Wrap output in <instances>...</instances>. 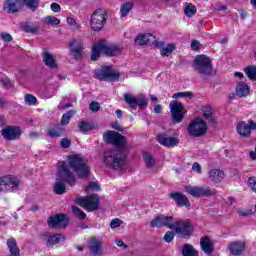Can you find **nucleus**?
<instances>
[{
  "label": "nucleus",
  "instance_id": "a18cd8bd",
  "mask_svg": "<svg viewBox=\"0 0 256 256\" xmlns=\"http://www.w3.org/2000/svg\"><path fill=\"white\" fill-rule=\"evenodd\" d=\"M44 22L46 25H59L61 23V20L59 18H56L55 16H47L44 18Z\"/></svg>",
  "mask_w": 256,
  "mask_h": 256
},
{
  "label": "nucleus",
  "instance_id": "58836bf2",
  "mask_svg": "<svg viewBox=\"0 0 256 256\" xmlns=\"http://www.w3.org/2000/svg\"><path fill=\"white\" fill-rule=\"evenodd\" d=\"M72 213L74 214L75 217H77V219H79L80 221H83V219H85V217H87V214L85 212H83V210H81L79 207L77 206H73L72 207Z\"/></svg>",
  "mask_w": 256,
  "mask_h": 256
},
{
  "label": "nucleus",
  "instance_id": "c03bdc74",
  "mask_svg": "<svg viewBox=\"0 0 256 256\" xmlns=\"http://www.w3.org/2000/svg\"><path fill=\"white\" fill-rule=\"evenodd\" d=\"M93 191H101V187L97 182H90L89 185L85 188V193H91Z\"/></svg>",
  "mask_w": 256,
  "mask_h": 256
},
{
  "label": "nucleus",
  "instance_id": "423d86ee",
  "mask_svg": "<svg viewBox=\"0 0 256 256\" xmlns=\"http://www.w3.org/2000/svg\"><path fill=\"white\" fill-rule=\"evenodd\" d=\"M107 23V11L104 9H96L90 17V27L92 31H101Z\"/></svg>",
  "mask_w": 256,
  "mask_h": 256
},
{
  "label": "nucleus",
  "instance_id": "20e7f679",
  "mask_svg": "<svg viewBox=\"0 0 256 256\" xmlns=\"http://www.w3.org/2000/svg\"><path fill=\"white\" fill-rule=\"evenodd\" d=\"M194 69L200 75H213V64L211 63V59L206 55H198L195 57Z\"/></svg>",
  "mask_w": 256,
  "mask_h": 256
},
{
  "label": "nucleus",
  "instance_id": "69168bd1",
  "mask_svg": "<svg viewBox=\"0 0 256 256\" xmlns=\"http://www.w3.org/2000/svg\"><path fill=\"white\" fill-rule=\"evenodd\" d=\"M162 109H163V108L161 107V105L157 104V105L154 107V112L157 113V114H159V113H161Z\"/></svg>",
  "mask_w": 256,
  "mask_h": 256
},
{
  "label": "nucleus",
  "instance_id": "603ef678",
  "mask_svg": "<svg viewBox=\"0 0 256 256\" xmlns=\"http://www.w3.org/2000/svg\"><path fill=\"white\" fill-rule=\"evenodd\" d=\"M173 99H180L181 97H193L191 92H178L173 94Z\"/></svg>",
  "mask_w": 256,
  "mask_h": 256
},
{
  "label": "nucleus",
  "instance_id": "680f3d73",
  "mask_svg": "<svg viewBox=\"0 0 256 256\" xmlns=\"http://www.w3.org/2000/svg\"><path fill=\"white\" fill-rule=\"evenodd\" d=\"M0 83L3 85V87H5L6 89H8L9 85H11V81H9V79L4 78L0 80Z\"/></svg>",
  "mask_w": 256,
  "mask_h": 256
},
{
  "label": "nucleus",
  "instance_id": "6e6552de",
  "mask_svg": "<svg viewBox=\"0 0 256 256\" xmlns=\"http://www.w3.org/2000/svg\"><path fill=\"white\" fill-rule=\"evenodd\" d=\"M21 181L15 176H4L0 178V191L3 193H8V191L15 193L19 191V185Z\"/></svg>",
  "mask_w": 256,
  "mask_h": 256
},
{
  "label": "nucleus",
  "instance_id": "13d9d810",
  "mask_svg": "<svg viewBox=\"0 0 256 256\" xmlns=\"http://www.w3.org/2000/svg\"><path fill=\"white\" fill-rule=\"evenodd\" d=\"M50 7H51V10L53 11V13H59L61 11V6L55 2L52 3L50 5Z\"/></svg>",
  "mask_w": 256,
  "mask_h": 256
},
{
  "label": "nucleus",
  "instance_id": "5701e85b",
  "mask_svg": "<svg viewBox=\"0 0 256 256\" xmlns=\"http://www.w3.org/2000/svg\"><path fill=\"white\" fill-rule=\"evenodd\" d=\"M200 246L202 251L206 255H213V251H215V247H214L213 240H211V238H209L208 236L202 237L200 239Z\"/></svg>",
  "mask_w": 256,
  "mask_h": 256
},
{
  "label": "nucleus",
  "instance_id": "8fccbe9b",
  "mask_svg": "<svg viewBox=\"0 0 256 256\" xmlns=\"http://www.w3.org/2000/svg\"><path fill=\"white\" fill-rule=\"evenodd\" d=\"M237 213L240 217H249L253 212L249 209L238 208Z\"/></svg>",
  "mask_w": 256,
  "mask_h": 256
},
{
  "label": "nucleus",
  "instance_id": "e2e57ef3",
  "mask_svg": "<svg viewBox=\"0 0 256 256\" xmlns=\"http://www.w3.org/2000/svg\"><path fill=\"white\" fill-rule=\"evenodd\" d=\"M116 245L118 247H124V249H127V245H125V243H123V240H116Z\"/></svg>",
  "mask_w": 256,
  "mask_h": 256
},
{
  "label": "nucleus",
  "instance_id": "5fc2aeb1",
  "mask_svg": "<svg viewBox=\"0 0 256 256\" xmlns=\"http://www.w3.org/2000/svg\"><path fill=\"white\" fill-rule=\"evenodd\" d=\"M122 223L121 219L115 218L111 221L110 227L111 229H117V227H121Z\"/></svg>",
  "mask_w": 256,
  "mask_h": 256
},
{
  "label": "nucleus",
  "instance_id": "7ed1b4c3",
  "mask_svg": "<svg viewBox=\"0 0 256 256\" xmlns=\"http://www.w3.org/2000/svg\"><path fill=\"white\" fill-rule=\"evenodd\" d=\"M104 163L109 169H122L125 165V154L122 150H107L104 152Z\"/></svg>",
  "mask_w": 256,
  "mask_h": 256
},
{
  "label": "nucleus",
  "instance_id": "338daca9",
  "mask_svg": "<svg viewBox=\"0 0 256 256\" xmlns=\"http://www.w3.org/2000/svg\"><path fill=\"white\" fill-rule=\"evenodd\" d=\"M67 23H68V25H76L77 24V22L71 17L67 18Z\"/></svg>",
  "mask_w": 256,
  "mask_h": 256
},
{
  "label": "nucleus",
  "instance_id": "bb28decb",
  "mask_svg": "<svg viewBox=\"0 0 256 256\" xmlns=\"http://www.w3.org/2000/svg\"><path fill=\"white\" fill-rule=\"evenodd\" d=\"M89 249L93 255H102L101 241L97 238H92L89 242Z\"/></svg>",
  "mask_w": 256,
  "mask_h": 256
},
{
  "label": "nucleus",
  "instance_id": "4be33fe9",
  "mask_svg": "<svg viewBox=\"0 0 256 256\" xmlns=\"http://www.w3.org/2000/svg\"><path fill=\"white\" fill-rule=\"evenodd\" d=\"M170 197L175 201L177 207H191L189 198L181 192H173L170 194Z\"/></svg>",
  "mask_w": 256,
  "mask_h": 256
},
{
  "label": "nucleus",
  "instance_id": "cd10ccee",
  "mask_svg": "<svg viewBox=\"0 0 256 256\" xmlns=\"http://www.w3.org/2000/svg\"><path fill=\"white\" fill-rule=\"evenodd\" d=\"M202 111L204 119H206L210 125H217V120L213 117L211 106H204Z\"/></svg>",
  "mask_w": 256,
  "mask_h": 256
},
{
  "label": "nucleus",
  "instance_id": "9d476101",
  "mask_svg": "<svg viewBox=\"0 0 256 256\" xmlns=\"http://www.w3.org/2000/svg\"><path fill=\"white\" fill-rule=\"evenodd\" d=\"M96 79L99 81H117L119 74L111 66H101L95 70Z\"/></svg>",
  "mask_w": 256,
  "mask_h": 256
},
{
  "label": "nucleus",
  "instance_id": "c85d7f7f",
  "mask_svg": "<svg viewBox=\"0 0 256 256\" xmlns=\"http://www.w3.org/2000/svg\"><path fill=\"white\" fill-rule=\"evenodd\" d=\"M250 91L251 89L249 88V85H247L245 82L238 83L236 87V95L238 97H247Z\"/></svg>",
  "mask_w": 256,
  "mask_h": 256
},
{
  "label": "nucleus",
  "instance_id": "09e8293b",
  "mask_svg": "<svg viewBox=\"0 0 256 256\" xmlns=\"http://www.w3.org/2000/svg\"><path fill=\"white\" fill-rule=\"evenodd\" d=\"M248 187H250L253 193H256V177L255 176L248 178Z\"/></svg>",
  "mask_w": 256,
  "mask_h": 256
},
{
  "label": "nucleus",
  "instance_id": "f704fd0d",
  "mask_svg": "<svg viewBox=\"0 0 256 256\" xmlns=\"http://www.w3.org/2000/svg\"><path fill=\"white\" fill-rule=\"evenodd\" d=\"M174 225H175V218H173V216L163 215V227H167V229H171V231H173Z\"/></svg>",
  "mask_w": 256,
  "mask_h": 256
},
{
  "label": "nucleus",
  "instance_id": "0eeeda50",
  "mask_svg": "<svg viewBox=\"0 0 256 256\" xmlns=\"http://www.w3.org/2000/svg\"><path fill=\"white\" fill-rule=\"evenodd\" d=\"M99 196L97 194L88 195L86 197H78L76 198L77 205L80 207H84L86 211H97L99 209Z\"/></svg>",
  "mask_w": 256,
  "mask_h": 256
},
{
  "label": "nucleus",
  "instance_id": "0e129e2a",
  "mask_svg": "<svg viewBox=\"0 0 256 256\" xmlns=\"http://www.w3.org/2000/svg\"><path fill=\"white\" fill-rule=\"evenodd\" d=\"M39 132H31L30 134H29V137H30V139H37V137H39Z\"/></svg>",
  "mask_w": 256,
  "mask_h": 256
},
{
  "label": "nucleus",
  "instance_id": "473e14b6",
  "mask_svg": "<svg viewBox=\"0 0 256 256\" xmlns=\"http://www.w3.org/2000/svg\"><path fill=\"white\" fill-rule=\"evenodd\" d=\"M143 159L146 167L150 169V167H153L155 165V158H153V155L149 152L143 153Z\"/></svg>",
  "mask_w": 256,
  "mask_h": 256
},
{
  "label": "nucleus",
  "instance_id": "a878e982",
  "mask_svg": "<svg viewBox=\"0 0 256 256\" xmlns=\"http://www.w3.org/2000/svg\"><path fill=\"white\" fill-rule=\"evenodd\" d=\"M44 239L47 243V245H57L62 239V241H65V236L61 234H51V233H46L44 235Z\"/></svg>",
  "mask_w": 256,
  "mask_h": 256
},
{
  "label": "nucleus",
  "instance_id": "f3484780",
  "mask_svg": "<svg viewBox=\"0 0 256 256\" xmlns=\"http://www.w3.org/2000/svg\"><path fill=\"white\" fill-rule=\"evenodd\" d=\"M69 49L74 59H81L83 57V38H74L70 41Z\"/></svg>",
  "mask_w": 256,
  "mask_h": 256
},
{
  "label": "nucleus",
  "instance_id": "39448f33",
  "mask_svg": "<svg viewBox=\"0 0 256 256\" xmlns=\"http://www.w3.org/2000/svg\"><path fill=\"white\" fill-rule=\"evenodd\" d=\"M172 231H175V234L180 237H191V234L193 233V224L189 219L175 218Z\"/></svg>",
  "mask_w": 256,
  "mask_h": 256
},
{
  "label": "nucleus",
  "instance_id": "3c124183",
  "mask_svg": "<svg viewBox=\"0 0 256 256\" xmlns=\"http://www.w3.org/2000/svg\"><path fill=\"white\" fill-rule=\"evenodd\" d=\"M173 239H175V232L167 231L164 235V241H166V243H171Z\"/></svg>",
  "mask_w": 256,
  "mask_h": 256
},
{
  "label": "nucleus",
  "instance_id": "de8ad7c7",
  "mask_svg": "<svg viewBox=\"0 0 256 256\" xmlns=\"http://www.w3.org/2000/svg\"><path fill=\"white\" fill-rule=\"evenodd\" d=\"M23 30L26 32V33H37L39 31V27L37 26H31L29 24H24L23 25Z\"/></svg>",
  "mask_w": 256,
  "mask_h": 256
},
{
  "label": "nucleus",
  "instance_id": "ddd939ff",
  "mask_svg": "<svg viewBox=\"0 0 256 256\" xmlns=\"http://www.w3.org/2000/svg\"><path fill=\"white\" fill-rule=\"evenodd\" d=\"M104 141L110 143V145H115L116 147H123L127 140L123 135L116 131H108L103 134Z\"/></svg>",
  "mask_w": 256,
  "mask_h": 256
},
{
  "label": "nucleus",
  "instance_id": "a19ab883",
  "mask_svg": "<svg viewBox=\"0 0 256 256\" xmlns=\"http://www.w3.org/2000/svg\"><path fill=\"white\" fill-rule=\"evenodd\" d=\"M184 13L186 17H193V15L197 13V7H195L193 4H188L184 9Z\"/></svg>",
  "mask_w": 256,
  "mask_h": 256
},
{
  "label": "nucleus",
  "instance_id": "6ab92c4d",
  "mask_svg": "<svg viewBox=\"0 0 256 256\" xmlns=\"http://www.w3.org/2000/svg\"><path fill=\"white\" fill-rule=\"evenodd\" d=\"M2 137L7 141H15L21 137V128L16 126H7L2 129Z\"/></svg>",
  "mask_w": 256,
  "mask_h": 256
},
{
  "label": "nucleus",
  "instance_id": "37998d69",
  "mask_svg": "<svg viewBox=\"0 0 256 256\" xmlns=\"http://www.w3.org/2000/svg\"><path fill=\"white\" fill-rule=\"evenodd\" d=\"M150 227H163V215L156 216L151 222Z\"/></svg>",
  "mask_w": 256,
  "mask_h": 256
},
{
  "label": "nucleus",
  "instance_id": "a211bd4d",
  "mask_svg": "<svg viewBox=\"0 0 256 256\" xmlns=\"http://www.w3.org/2000/svg\"><path fill=\"white\" fill-rule=\"evenodd\" d=\"M246 249H247V243L241 240L229 242L227 245V250L229 251L230 255H233V256L243 255Z\"/></svg>",
  "mask_w": 256,
  "mask_h": 256
},
{
  "label": "nucleus",
  "instance_id": "4c0bfd02",
  "mask_svg": "<svg viewBox=\"0 0 256 256\" xmlns=\"http://www.w3.org/2000/svg\"><path fill=\"white\" fill-rule=\"evenodd\" d=\"M73 115H75V110H69L63 114L60 121L61 125H69V121H71V117H73Z\"/></svg>",
  "mask_w": 256,
  "mask_h": 256
},
{
  "label": "nucleus",
  "instance_id": "dca6fc26",
  "mask_svg": "<svg viewBox=\"0 0 256 256\" xmlns=\"http://www.w3.org/2000/svg\"><path fill=\"white\" fill-rule=\"evenodd\" d=\"M170 111L172 115V120L175 123H181L183 117H185V112H183V104L179 101H172L170 103Z\"/></svg>",
  "mask_w": 256,
  "mask_h": 256
},
{
  "label": "nucleus",
  "instance_id": "bf43d9fd",
  "mask_svg": "<svg viewBox=\"0 0 256 256\" xmlns=\"http://www.w3.org/2000/svg\"><path fill=\"white\" fill-rule=\"evenodd\" d=\"M192 171H195L196 173L201 174V164L197 162L193 163Z\"/></svg>",
  "mask_w": 256,
  "mask_h": 256
},
{
  "label": "nucleus",
  "instance_id": "72a5a7b5",
  "mask_svg": "<svg viewBox=\"0 0 256 256\" xmlns=\"http://www.w3.org/2000/svg\"><path fill=\"white\" fill-rule=\"evenodd\" d=\"M131 9H133V3L132 2H126L122 4L120 9V15L121 17H127L129 13L131 12Z\"/></svg>",
  "mask_w": 256,
  "mask_h": 256
},
{
  "label": "nucleus",
  "instance_id": "393cba45",
  "mask_svg": "<svg viewBox=\"0 0 256 256\" xmlns=\"http://www.w3.org/2000/svg\"><path fill=\"white\" fill-rule=\"evenodd\" d=\"M208 178L212 181V183H221L225 179V172L221 169H211L208 172Z\"/></svg>",
  "mask_w": 256,
  "mask_h": 256
},
{
  "label": "nucleus",
  "instance_id": "774afa93",
  "mask_svg": "<svg viewBox=\"0 0 256 256\" xmlns=\"http://www.w3.org/2000/svg\"><path fill=\"white\" fill-rule=\"evenodd\" d=\"M250 159H253V161L256 160V150H255V152H253V151L250 152Z\"/></svg>",
  "mask_w": 256,
  "mask_h": 256
},
{
  "label": "nucleus",
  "instance_id": "49530a36",
  "mask_svg": "<svg viewBox=\"0 0 256 256\" xmlns=\"http://www.w3.org/2000/svg\"><path fill=\"white\" fill-rule=\"evenodd\" d=\"M26 105H36L37 98L31 94H26L24 97Z\"/></svg>",
  "mask_w": 256,
  "mask_h": 256
},
{
  "label": "nucleus",
  "instance_id": "f03ea898",
  "mask_svg": "<svg viewBox=\"0 0 256 256\" xmlns=\"http://www.w3.org/2000/svg\"><path fill=\"white\" fill-rule=\"evenodd\" d=\"M101 53L109 57H116V55H121V48L114 44L107 43L105 40H101L95 43L92 48L91 61H97V59L101 57Z\"/></svg>",
  "mask_w": 256,
  "mask_h": 256
},
{
  "label": "nucleus",
  "instance_id": "f257e3e1",
  "mask_svg": "<svg viewBox=\"0 0 256 256\" xmlns=\"http://www.w3.org/2000/svg\"><path fill=\"white\" fill-rule=\"evenodd\" d=\"M69 167L73 169L80 179L89 177V173H91V168L87 165V158L79 154L68 156V162H60L58 167L56 183L54 185V193L56 195H63L65 193V183L73 187L77 181L75 173L69 170Z\"/></svg>",
  "mask_w": 256,
  "mask_h": 256
},
{
  "label": "nucleus",
  "instance_id": "1a4fd4ad",
  "mask_svg": "<svg viewBox=\"0 0 256 256\" xmlns=\"http://www.w3.org/2000/svg\"><path fill=\"white\" fill-rule=\"evenodd\" d=\"M188 133L192 137H203L207 133V122L201 118L192 120L188 126Z\"/></svg>",
  "mask_w": 256,
  "mask_h": 256
},
{
  "label": "nucleus",
  "instance_id": "6e6d98bb",
  "mask_svg": "<svg viewBox=\"0 0 256 256\" xmlns=\"http://www.w3.org/2000/svg\"><path fill=\"white\" fill-rule=\"evenodd\" d=\"M60 145L63 149H69L71 147V140L63 138L60 141Z\"/></svg>",
  "mask_w": 256,
  "mask_h": 256
},
{
  "label": "nucleus",
  "instance_id": "ea45409f",
  "mask_svg": "<svg viewBox=\"0 0 256 256\" xmlns=\"http://www.w3.org/2000/svg\"><path fill=\"white\" fill-rule=\"evenodd\" d=\"M23 5H26L28 9H31V11H35L37 7H39V0H22Z\"/></svg>",
  "mask_w": 256,
  "mask_h": 256
},
{
  "label": "nucleus",
  "instance_id": "2eb2a0df",
  "mask_svg": "<svg viewBox=\"0 0 256 256\" xmlns=\"http://www.w3.org/2000/svg\"><path fill=\"white\" fill-rule=\"evenodd\" d=\"M69 223L65 214H56L48 218V225L52 229H65Z\"/></svg>",
  "mask_w": 256,
  "mask_h": 256
},
{
  "label": "nucleus",
  "instance_id": "4468645a",
  "mask_svg": "<svg viewBox=\"0 0 256 256\" xmlns=\"http://www.w3.org/2000/svg\"><path fill=\"white\" fill-rule=\"evenodd\" d=\"M185 191L192 197H211V195H214L210 187L203 186H186Z\"/></svg>",
  "mask_w": 256,
  "mask_h": 256
},
{
  "label": "nucleus",
  "instance_id": "2f4dec72",
  "mask_svg": "<svg viewBox=\"0 0 256 256\" xmlns=\"http://www.w3.org/2000/svg\"><path fill=\"white\" fill-rule=\"evenodd\" d=\"M93 127H95V125H93L92 122L85 121V120L78 122V129L79 131H81V133H87L89 131H93Z\"/></svg>",
  "mask_w": 256,
  "mask_h": 256
},
{
  "label": "nucleus",
  "instance_id": "e433bc0d",
  "mask_svg": "<svg viewBox=\"0 0 256 256\" xmlns=\"http://www.w3.org/2000/svg\"><path fill=\"white\" fill-rule=\"evenodd\" d=\"M248 79L256 81V66H248L244 69Z\"/></svg>",
  "mask_w": 256,
  "mask_h": 256
},
{
  "label": "nucleus",
  "instance_id": "4d7b16f0",
  "mask_svg": "<svg viewBox=\"0 0 256 256\" xmlns=\"http://www.w3.org/2000/svg\"><path fill=\"white\" fill-rule=\"evenodd\" d=\"M89 107H90V110L93 111V113H97V111L101 109V106L97 102H92Z\"/></svg>",
  "mask_w": 256,
  "mask_h": 256
},
{
  "label": "nucleus",
  "instance_id": "aec40b11",
  "mask_svg": "<svg viewBox=\"0 0 256 256\" xmlns=\"http://www.w3.org/2000/svg\"><path fill=\"white\" fill-rule=\"evenodd\" d=\"M23 9V0H5L3 10L5 13H19Z\"/></svg>",
  "mask_w": 256,
  "mask_h": 256
},
{
  "label": "nucleus",
  "instance_id": "79ce46f5",
  "mask_svg": "<svg viewBox=\"0 0 256 256\" xmlns=\"http://www.w3.org/2000/svg\"><path fill=\"white\" fill-rule=\"evenodd\" d=\"M49 137H61L63 135V128L57 126L48 131Z\"/></svg>",
  "mask_w": 256,
  "mask_h": 256
},
{
  "label": "nucleus",
  "instance_id": "f8f14e48",
  "mask_svg": "<svg viewBox=\"0 0 256 256\" xmlns=\"http://www.w3.org/2000/svg\"><path fill=\"white\" fill-rule=\"evenodd\" d=\"M236 131L241 137L249 139L251 131H256V123L253 120H248V124L245 121H240L236 126Z\"/></svg>",
  "mask_w": 256,
  "mask_h": 256
},
{
  "label": "nucleus",
  "instance_id": "9b49d317",
  "mask_svg": "<svg viewBox=\"0 0 256 256\" xmlns=\"http://www.w3.org/2000/svg\"><path fill=\"white\" fill-rule=\"evenodd\" d=\"M124 100L130 109H137V107L145 109L147 107V98L143 94H140L137 98L131 94H124Z\"/></svg>",
  "mask_w": 256,
  "mask_h": 256
},
{
  "label": "nucleus",
  "instance_id": "864d4df0",
  "mask_svg": "<svg viewBox=\"0 0 256 256\" xmlns=\"http://www.w3.org/2000/svg\"><path fill=\"white\" fill-rule=\"evenodd\" d=\"M0 37L3 41H5L6 43H11V41H13V36H11V34L7 33V32H2L0 34Z\"/></svg>",
  "mask_w": 256,
  "mask_h": 256
},
{
  "label": "nucleus",
  "instance_id": "412c9836",
  "mask_svg": "<svg viewBox=\"0 0 256 256\" xmlns=\"http://www.w3.org/2000/svg\"><path fill=\"white\" fill-rule=\"evenodd\" d=\"M157 141L160 145H163V147H177V145H179V139L167 134H159Z\"/></svg>",
  "mask_w": 256,
  "mask_h": 256
},
{
  "label": "nucleus",
  "instance_id": "7c9ffc66",
  "mask_svg": "<svg viewBox=\"0 0 256 256\" xmlns=\"http://www.w3.org/2000/svg\"><path fill=\"white\" fill-rule=\"evenodd\" d=\"M182 255L183 256H199V251L193 247L191 244H184L182 246Z\"/></svg>",
  "mask_w": 256,
  "mask_h": 256
},
{
  "label": "nucleus",
  "instance_id": "052dcab7",
  "mask_svg": "<svg viewBox=\"0 0 256 256\" xmlns=\"http://www.w3.org/2000/svg\"><path fill=\"white\" fill-rule=\"evenodd\" d=\"M199 45H200L199 41L193 40L191 42V49H192V51H199Z\"/></svg>",
  "mask_w": 256,
  "mask_h": 256
},
{
  "label": "nucleus",
  "instance_id": "c9c22d12",
  "mask_svg": "<svg viewBox=\"0 0 256 256\" xmlns=\"http://www.w3.org/2000/svg\"><path fill=\"white\" fill-rule=\"evenodd\" d=\"M173 51H175V44H168L160 50V55L162 57H169V55H173Z\"/></svg>",
  "mask_w": 256,
  "mask_h": 256
},
{
  "label": "nucleus",
  "instance_id": "b1692460",
  "mask_svg": "<svg viewBox=\"0 0 256 256\" xmlns=\"http://www.w3.org/2000/svg\"><path fill=\"white\" fill-rule=\"evenodd\" d=\"M135 45H153L155 44V36L152 34H139L134 40Z\"/></svg>",
  "mask_w": 256,
  "mask_h": 256
},
{
  "label": "nucleus",
  "instance_id": "c756f323",
  "mask_svg": "<svg viewBox=\"0 0 256 256\" xmlns=\"http://www.w3.org/2000/svg\"><path fill=\"white\" fill-rule=\"evenodd\" d=\"M43 62L45 63V66L49 67L50 69H55V67H57V62H55L53 54L49 52L43 53Z\"/></svg>",
  "mask_w": 256,
  "mask_h": 256
}]
</instances>
